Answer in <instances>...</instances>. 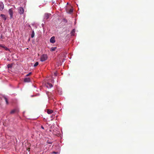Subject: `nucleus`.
<instances>
[{"label": "nucleus", "mask_w": 154, "mask_h": 154, "mask_svg": "<svg viewBox=\"0 0 154 154\" xmlns=\"http://www.w3.org/2000/svg\"><path fill=\"white\" fill-rule=\"evenodd\" d=\"M35 35L34 32L33 30L32 32V33L31 35V37L32 38H33L34 37Z\"/></svg>", "instance_id": "15"}, {"label": "nucleus", "mask_w": 154, "mask_h": 154, "mask_svg": "<svg viewBox=\"0 0 154 154\" xmlns=\"http://www.w3.org/2000/svg\"><path fill=\"white\" fill-rule=\"evenodd\" d=\"M46 86L48 88H51L53 86V85L49 82L46 83Z\"/></svg>", "instance_id": "8"}, {"label": "nucleus", "mask_w": 154, "mask_h": 154, "mask_svg": "<svg viewBox=\"0 0 154 154\" xmlns=\"http://www.w3.org/2000/svg\"><path fill=\"white\" fill-rule=\"evenodd\" d=\"M12 64H9L8 65V68H11L12 67Z\"/></svg>", "instance_id": "18"}, {"label": "nucleus", "mask_w": 154, "mask_h": 154, "mask_svg": "<svg viewBox=\"0 0 154 154\" xmlns=\"http://www.w3.org/2000/svg\"><path fill=\"white\" fill-rule=\"evenodd\" d=\"M3 45L0 44V47H1V48H3Z\"/></svg>", "instance_id": "22"}, {"label": "nucleus", "mask_w": 154, "mask_h": 154, "mask_svg": "<svg viewBox=\"0 0 154 154\" xmlns=\"http://www.w3.org/2000/svg\"><path fill=\"white\" fill-rule=\"evenodd\" d=\"M56 48V47H52L50 49V51H54Z\"/></svg>", "instance_id": "13"}, {"label": "nucleus", "mask_w": 154, "mask_h": 154, "mask_svg": "<svg viewBox=\"0 0 154 154\" xmlns=\"http://www.w3.org/2000/svg\"><path fill=\"white\" fill-rule=\"evenodd\" d=\"M30 81V79L29 78H26L24 79V82H29Z\"/></svg>", "instance_id": "9"}, {"label": "nucleus", "mask_w": 154, "mask_h": 154, "mask_svg": "<svg viewBox=\"0 0 154 154\" xmlns=\"http://www.w3.org/2000/svg\"><path fill=\"white\" fill-rule=\"evenodd\" d=\"M9 13L10 16V18L11 19L13 17V8H11L9 10Z\"/></svg>", "instance_id": "2"}, {"label": "nucleus", "mask_w": 154, "mask_h": 154, "mask_svg": "<svg viewBox=\"0 0 154 154\" xmlns=\"http://www.w3.org/2000/svg\"><path fill=\"white\" fill-rule=\"evenodd\" d=\"M0 16L5 21L6 19V17H5V15L2 14Z\"/></svg>", "instance_id": "11"}, {"label": "nucleus", "mask_w": 154, "mask_h": 154, "mask_svg": "<svg viewBox=\"0 0 154 154\" xmlns=\"http://www.w3.org/2000/svg\"><path fill=\"white\" fill-rule=\"evenodd\" d=\"M38 64V63L37 62H36L34 65V66L35 67Z\"/></svg>", "instance_id": "19"}, {"label": "nucleus", "mask_w": 154, "mask_h": 154, "mask_svg": "<svg viewBox=\"0 0 154 154\" xmlns=\"http://www.w3.org/2000/svg\"><path fill=\"white\" fill-rule=\"evenodd\" d=\"M53 110L51 109H47V112L48 114H50L53 112Z\"/></svg>", "instance_id": "10"}, {"label": "nucleus", "mask_w": 154, "mask_h": 154, "mask_svg": "<svg viewBox=\"0 0 154 154\" xmlns=\"http://www.w3.org/2000/svg\"><path fill=\"white\" fill-rule=\"evenodd\" d=\"M48 143L49 144H51V143H50V142H49V143Z\"/></svg>", "instance_id": "25"}, {"label": "nucleus", "mask_w": 154, "mask_h": 154, "mask_svg": "<svg viewBox=\"0 0 154 154\" xmlns=\"http://www.w3.org/2000/svg\"><path fill=\"white\" fill-rule=\"evenodd\" d=\"M32 74V73L31 72H29V74H27L26 75V76H28Z\"/></svg>", "instance_id": "20"}, {"label": "nucleus", "mask_w": 154, "mask_h": 154, "mask_svg": "<svg viewBox=\"0 0 154 154\" xmlns=\"http://www.w3.org/2000/svg\"><path fill=\"white\" fill-rule=\"evenodd\" d=\"M51 15V14H45V15L44 18L45 19H48L50 17Z\"/></svg>", "instance_id": "5"}, {"label": "nucleus", "mask_w": 154, "mask_h": 154, "mask_svg": "<svg viewBox=\"0 0 154 154\" xmlns=\"http://www.w3.org/2000/svg\"><path fill=\"white\" fill-rule=\"evenodd\" d=\"M18 112V110L17 109H16L12 110L10 112V113L11 114H13L15 113H17Z\"/></svg>", "instance_id": "4"}, {"label": "nucleus", "mask_w": 154, "mask_h": 154, "mask_svg": "<svg viewBox=\"0 0 154 154\" xmlns=\"http://www.w3.org/2000/svg\"><path fill=\"white\" fill-rule=\"evenodd\" d=\"M41 128H42V129H44V127H43L42 126H41Z\"/></svg>", "instance_id": "23"}, {"label": "nucleus", "mask_w": 154, "mask_h": 154, "mask_svg": "<svg viewBox=\"0 0 154 154\" xmlns=\"http://www.w3.org/2000/svg\"><path fill=\"white\" fill-rule=\"evenodd\" d=\"M3 48H4L6 51H10L9 49L7 48L5 46H3Z\"/></svg>", "instance_id": "16"}, {"label": "nucleus", "mask_w": 154, "mask_h": 154, "mask_svg": "<svg viewBox=\"0 0 154 154\" xmlns=\"http://www.w3.org/2000/svg\"><path fill=\"white\" fill-rule=\"evenodd\" d=\"M57 152H53L52 153V154H57Z\"/></svg>", "instance_id": "21"}, {"label": "nucleus", "mask_w": 154, "mask_h": 154, "mask_svg": "<svg viewBox=\"0 0 154 154\" xmlns=\"http://www.w3.org/2000/svg\"><path fill=\"white\" fill-rule=\"evenodd\" d=\"M48 58L47 55L46 54H43L41 57L40 58V60L43 62L46 60Z\"/></svg>", "instance_id": "1"}, {"label": "nucleus", "mask_w": 154, "mask_h": 154, "mask_svg": "<svg viewBox=\"0 0 154 154\" xmlns=\"http://www.w3.org/2000/svg\"><path fill=\"white\" fill-rule=\"evenodd\" d=\"M54 75L55 76H56V75H57V74H56V73H54Z\"/></svg>", "instance_id": "24"}, {"label": "nucleus", "mask_w": 154, "mask_h": 154, "mask_svg": "<svg viewBox=\"0 0 154 154\" xmlns=\"http://www.w3.org/2000/svg\"><path fill=\"white\" fill-rule=\"evenodd\" d=\"M4 8V5L2 2L0 3V10L2 11Z\"/></svg>", "instance_id": "7"}, {"label": "nucleus", "mask_w": 154, "mask_h": 154, "mask_svg": "<svg viewBox=\"0 0 154 154\" xmlns=\"http://www.w3.org/2000/svg\"><path fill=\"white\" fill-rule=\"evenodd\" d=\"M4 99L6 103V104L8 105V100L7 98L6 97H4Z\"/></svg>", "instance_id": "14"}, {"label": "nucleus", "mask_w": 154, "mask_h": 154, "mask_svg": "<svg viewBox=\"0 0 154 154\" xmlns=\"http://www.w3.org/2000/svg\"><path fill=\"white\" fill-rule=\"evenodd\" d=\"M19 13L20 14H23L24 12V9L22 7H20L18 9Z\"/></svg>", "instance_id": "3"}, {"label": "nucleus", "mask_w": 154, "mask_h": 154, "mask_svg": "<svg viewBox=\"0 0 154 154\" xmlns=\"http://www.w3.org/2000/svg\"><path fill=\"white\" fill-rule=\"evenodd\" d=\"M73 11V10L72 9H70L67 12L69 14H71Z\"/></svg>", "instance_id": "17"}, {"label": "nucleus", "mask_w": 154, "mask_h": 154, "mask_svg": "<svg viewBox=\"0 0 154 154\" xmlns=\"http://www.w3.org/2000/svg\"><path fill=\"white\" fill-rule=\"evenodd\" d=\"M75 33V29H73L71 32V33L72 35H74Z\"/></svg>", "instance_id": "12"}, {"label": "nucleus", "mask_w": 154, "mask_h": 154, "mask_svg": "<svg viewBox=\"0 0 154 154\" xmlns=\"http://www.w3.org/2000/svg\"><path fill=\"white\" fill-rule=\"evenodd\" d=\"M50 42L54 43L55 42V37L54 36L52 37L50 39Z\"/></svg>", "instance_id": "6"}]
</instances>
